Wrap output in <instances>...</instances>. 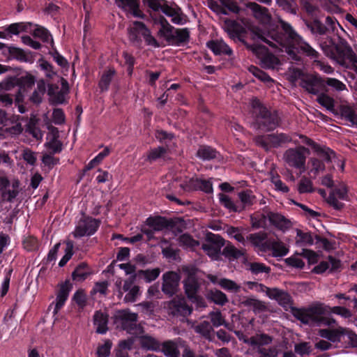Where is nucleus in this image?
<instances>
[{"mask_svg": "<svg viewBox=\"0 0 357 357\" xmlns=\"http://www.w3.org/2000/svg\"><path fill=\"white\" fill-rule=\"evenodd\" d=\"M197 155L203 160H212L217 158L218 152L211 146H202L199 148Z\"/></svg>", "mask_w": 357, "mask_h": 357, "instance_id": "43", "label": "nucleus"}, {"mask_svg": "<svg viewBox=\"0 0 357 357\" xmlns=\"http://www.w3.org/2000/svg\"><path fill=\"white\" fill-rule=\"evenodd\" d=\"M300 85L308 93L313 95H319L322 92H328L326 89L324 78L317 75H307L301 77Z\"/></svg>", "mask_w": 357, "mask_h": 357, "instance_id": "9", "label": "nucleus"}, {"mask_svg": "<svg viewBox=\"0 0 357 357\" xmlns=\"http://www.w3.org/2000/svg\"><path fill=\"white\" fill-rule=\"evenodd\" d=\"M207 297L209 300L220 305H224L228 302L226 294L220 290L210 291L207 294Z\"/></svg>", "mask_w": 357, "mask_h": 357, "instance_id": "42", "label": "nucleus"}, {"mask_svg": "<svg viewBox=\"0 0 357 357\" xmlns=\"http://www.w3.org/2000/svg\"><path fill=\"white\" fill-rule=\"evenodd\" d=\"M142 347L149 350L158 351L160 349V342L151 336H144L141 339Z\"/></svg>", "mask_w": 357, "mask_h": 357, "instance_id": "48", "label": "nucleus"}, {"mask_svg": "<svg viewBox=\"0 0 357 357\" xmlns=\"http://www.w3.org/2000/svg\"><path fill=\"white\" fill-rule=\"evenodd\" d=\"M315 152L326 162H331L333 158L335 157V153L331 149L326 146H315Z\"/></svg>", "mask_w": 357, "mask_h": 357, "instance_id": "49", "label": "nucleus"}, {"mask_svg": "<svg viewBox=\"0 0 357 357\" xmlns=\"http://www.w3.org/2000/svg\"><path fill=\"white\" fill-rule=\"evenodd\" d=\"M292 313L294 317L303 324L328 326L336 323L333 318L329 317L332 313L344 318L351 316V312L344 307H331L321 303H317L306 308H294Z\"/></svg>", "mask_w": 357, "mask_h": 357, "instance_id": "2", "label": "nucleus"}, {"mask_svg": "<svg viewBox=\"0 0 357 357\" xmlns=\"http://www.w3.org/2000/svg\"><path fill=\"white\" fill-rule=\"evenodd\" d=\"M33 36L35 37L40 38L43 42L49 43L53 45V39L49 31L42 26L36 28L33 31Z\"/></svg>", "mask_w": 357, "mask_h": 357, "instance_id": "52", "label": "nucleus"}, {"mask_svg": "<svg viewBox=\"0 0 357 357\" xmlns=\"http://www.w3.org/2000/svg\"><path fill=\"white\" fill-rule=\"evenodd\" d=\"M162 351L168 357H179V351L173 341H166L162 345Z\"/></svg>", "mask_w": 357, "mask_h": 357, "instance_id": "47", "label": "nucleus"}, {"mask_svg": "<svg viewBox=\"0 0 357 357\" xmlns=\"http://www.w3.org/2000/svg\"><path fill=\"white\" fill-rule=\"evenodd\" d=\"M72 288L73 285L69 280H66L65 282L60 284L59 289L56 294V303L53 311L54 314H57L65 304Z\"/></svg>", "mask_w": 357, "mask_h": 357, "instance_id": "24", "label": "nucleus"}, {"mask_svg": "<svg viewBox=\"0 0 357 357\" xmlns=\"http://www.w3.org/2000/svg\"><path fill=\"white\" fill-rule=\"evenodd\" d=\"M291 137L285 133H275L264 136H258L255 138V142L257 145L261 146L265 150L274 147L281 146L282 144L290 142Z\"/></svg>", "mask_w": 357, "mask_h": 357, "instance_id": "10", "label": "nucleus"}, {"mask_svg": "<svg viewBox=\"0 0 357 357\" xmlns=\"http://www.w3.org/2000/svg\"><path fill=\"white\" fill-rule=\"evenodd\" d=\"M161 26L158 34L164 37L169 44L179 46L188 42L190 32L187 28L174 29L164 18L161 20Z\"/></svg>", "mask_w": 357, "mask_h": 357, "instance_id": "6", "label": "nucleus"}, {"mask_svg": "<svg viewBox=\"0 0 357 357\" xmlns=\"http://www.w3.org/2000/svg\"><path fill=\"white\" fill-rule=\"evenodd\" d=\"M9 119L10 121L9 122L8 126H5L6 128L2 130V131L8 136L20 135L23 130L21 123L14 119Z\"/></svg>", "mask_w": 357, "mask_h": 357, "instance_id": "44", "label": "nucleus"}, {"mask_svg": "<svg viewBox=\"0 0 357 357\" xmlns=\"http://www.w3.org/2000/svg\"><path fill=\"white\" fill-rule=\"evenodd\" d=\"M179 242L181 245L191 248H195L199 244L197 241L193 239L190 235L186 234L180 236Z\"/></svg>", "mask_w": 357, "mask_h": 357, "instance_id": "63", "label": "nucleus"}, {"mask_svg": "<svg viewBox=\"0 0 357 357\" xmlns=\"http://www.w3.org/2000/svg\"><path fill=\"white\" fill-rule=\"evenodd\" d=\"M271 211L264 210L250 216L252 226L255 228L266 227L269 222Z\"/></svg>", "mask_w": 357, "mask_h": 357, "instance_id": "32", "label": "nucleus"}, {"mask_svg": "<svg viewBox=\"0 0 357 357\" xmlns=\"http://www.w3.org/2000/svg\"><path fill=\"white\" fill-rule=\"evenodd\" d=\"M48 130L49 132L46 137L47 142L44 144L47 150V153L52 154L61 153L63 150V144L59 139V133L58 128L50 126L48 127Z\"/></svg>", "mask_w": 357, "mask_h": 357, "instance_id": "21", "label": "nucleus"}, {"mask_svg": "<svg viewBox=\"0 0 357 357\" xmlns=\"http://www.w3.org/2000/svg\"><path fill=\"white\" fill-rule=\"evenodd\" d=\"M270 298L277 301L284 308L289 307L291 305V296L287 291L278 288H273Z\"/></svg>", "mask_w": 357, "mask_h": 357, "instance_id": "31", "label": "nucleus"}, {"mask_svg": "<svg viewBox=\"0 0 357 357\" xmlns=\"http://www.w3.org/2000/svg\"><path fill=\"white\" fill-rule=\"evenodd\" d=\"M310 153L308 149L303 146L287 149L282 156L285 164L290 167L299 169L301 173L305 171L307 155Z\"/></svg>", "mask_w": 357, "mask_h": 357, "instance_id": "7", "label": "nucleus"}, {"mask_svg": "<svg viewBox=\"0 0 357 357\" xmlns=\"http://www.w3.org/2000/svg\"><path fill=\"white\" fill-rule=\"evenodd\" d=\"M162 291L164 294L172 296L178 289L180 276L175 272H167L162 276Z\"/></svg>", "mask_w": 357, "mask_h": 357, "instance_id": "22", "label": "nucleus"}, {"mask_svg": "<svg viewBox=\"0 0 357 357\" xmlns=\"http://www.w3.org/2000/svg\"><path fill=\"white\" fill-rule=\"evenodd\" d=\"M304 22L311 33L316 36L328 35L335 33L337 26H340L336 19L330 16L326 18L325 24H323L317 18L312 20H305Z\"/></svg>", "mask_w": 357, "mask_h": 357, "instance_id": "8", "label": "nucleus"}, {"mask_svg": "<svg viewBox=\"0 0 357 357\" xmlns=\"http://www.w3.org/2000/svg\"><path fill=\"white\" fill-rule=\"evenodd\" d=\"M326 92L321 93L317 98V101L327 110L334 112L335 111V100L333 98L330 97L326 93Z\"/></svg>", "mask_w": 357, "mask_h": 357, "instance_id": "41", "label": "nucleus"}, {"mask_svg": "<svg viewBox=\"0 0 357 357\" xmlns=\"http://www.w3.org/2000/svg\"><path fill=\"white\" fill-rule=\"evenodd\" d=\"M240 340H242L245 344H248L251 346V349H254V347L257 344L259 341H264V342H266L267 340H268V337L265 336L264 333H257L250 338L248 337H239Z\"/></svg>", "mask_w": 357, "mask_h": 357, "instance_id": "54", "label": "nucleus"}, {"mask_svg": "<svg viewBox=\"0 0 357 357\" xmlns=\"http://www.w3.org/2000/svg\"><path fill=\"white\" fill-rule=\"evenodd\" d=\"M247 8L253 13L254 16L262 23H268L271 20V15L268 8L261 6L255 2L247 3Z\"/></svg>", "mask_w": 357, "mask_h": 357, "instance_id": "27", "label": "nucleus"}, {"mask_svg": "<svg viewBox=\"0 0 357 357\" xmlns=\"http://www.w3.org/2000/svg\"><path fill=\"white\" fill-rule=\"evenodd\" d=\"M267 236L264 232H258L250 234L247 239L249 240L254 245L259 246L266 238Z\"/></svg>", "mask_w": 357, "mask_h": 357, "instance_id": "64", "label": "nucleus"}, {"mask_svg": "<svg viewBox=\"0 0 357 357\" xmlns=\"http://www.w3.org/2000/svg\"><path fill=\"white\" fill-rule=\"evenodd\" d=\"M321 47L328 56L337 60L342 66L348 67V64H351L353 67L357 63V56L346 43L335 44L330 39L328 44L326 42L321 43Z\"/></svg>", "mask_w": 357, "mask_h": 357, "instance_id": "3", "label": "nucleus"}, {"mask_svg": "<svg viewBox=\"0 0 357 357\" xmlns=\"http://www.w3.org/2000/svg\"><path fill=\"white\" fill-rule=\"evenodd\" d=\"M199 179L197 178H191L181 183L180 186L185 191L198 190Z\"/></svg>", "mask_w": 357, "mask_h": 357, "instance_id": "61", "label": "nucleus"}, {"mask_svg": "<svg viewBox=\"0 0 357 357\" xmlns=\"http://www.w3.org/2000/svg\"><path fill=\"white\" fill-rule=\"evenodd\" d=\"M248 71L255 77L267 84H271L273 82V79L268 74L256 66H250L248 68Z\"/></svg>", "mask_w": 357, "mask_h": 357, "instance_id": "45", "label": "nucleus"}, {"mask_svg": "<svg viewBox=\"0 0 357 357\" xmlns=\"http://www.w3.org/2000/svg\"><path fill=\"white\" fill-rule=\"evenodd\" d=\"M167 312L174 317H188L192 312V308L188 305L184 297H175L166 304Z\"/></svg>", "mask_w": 357, "mask_h": 357, "instance_id": "15", "label": "nucleus"}, {"mask_svg": "<svg viewBox=\"0 0 357 357\" xmlns=\"http://www.w3.org/2000/svg\"><path fill=\"white\" fill-rule=\"evenodd\" d=\"M265 336L268 337V340H267L266 342L261 340L259 341L254 349H251L252 353L256 354L257 357H277L278 353L275 347H266V345H268L272 342V337L266 334H265Z\"/></svg>", "mask_w": 357, "mask_h": 357, "instance_id": "23", "label": "nucleus"}, {"mask_svg": "<svg viewBox=\"0 0 357 357\" xmlns=\"http://www.w3.org/2000/svg\"><path fill=\"white\" fill-rule=\"evenodd\" d=\"M219 198L221 204L224 205L226 208L233 211H241V209L239 208L238 206L234 204L229 196L220 193L219 195Z\"/></svg>", "mask_w": 357, "mask_h": 357, "instance_id": "57", "label": "nucleus"}, {"mask_svg": "<svg viewBox=\"0 0 357 357\" xmlns=\"http://www.w3.org/2000/svg\"><path fill=\"white\" fill-rule=\"evenodd\" d=\"M241 204L238 205L241 211L248 207H250L256 202V197L251 190L241 191L238 194Z\"/></svg>", "mask_w": 357, "mask_h": 357, "instance_id": "35", "label": "nucleus"}, {"mask_svg": "<svg viewBox=\"0 0 357 357\" xmlns=\"http://www.w3.org/2000/svg\"><path fill=\"white\" fill-rule=\"evenodd\" d=\"M250 271L255 275H257L261 273H269L270 272V268L265 266L262 263H257V262H252L250 264Z\"/></svg>", "mask_w": 357, "mask_h": 357, "instance_id": "62", "label": "nucleus"}, {"mask_svg": "<svg viewBox=\"0 0 357 357\" xmlns=\"http://www.w3.org/2000/svg\"><path fill=\"white\" fill-rule=\"evenodd\" d=\"M207 47L216 55L225 54L231 56L233 54L232 50L222 40L209 41L207 43Z\"/></svg>", "mask_w": 357, "mask_h": 357, "instance_id": "29", "label": "nucleus"}, {"mask_svg": "<svg viewBox=\"0 0 357 357\" xmlns=\"http://www.w3.org/2000/svg\"><path fill=\"white\" fill-rule=\"evenodd\" d=\"M251 105L252 114L255 116L254 126L257 129L269 131L278 126L279 117L277 112L268 110L257 99H253Z\"/></svg>", "mask_w": 357, "mask_h": 357, "instance_id": "4", "label": "nucleus"}, {"mask_svg": "<svg viewBox=\"0 0 357 357\" xmlns=\"http://www.w3.org/2000/svg\"><path fill=\"white\" fill-rule=\"evenodd\" d=\"M222 254L229 259H238L243 255V252L237 249L231 244H228L223 249Z\"/></svg>", "mask_w": 357, "mask_h": 357, "instance_id": "50", "label": "nucleus"}, {"mask_svg": "<svg viewBox=\"0 0 357 357\" xmlns=\"http://www.w3.org/2000/svg\"><path fill=\"white\" fill-rule=\"evenodd\" d=\"M340 200L349 201L348 190L345 184L340 183L335 186L329 193L327 198L328 204L337 211L344 207V204Z\"/></svg>", "mask_w": 357, "mask_h": 357, "instance_id": "12", "label": "nucleus"}, {"mask_svg": "<svg viewBox=\"0 0 357 357\" xmlns=\"http://www.w3.org/2000/svg\"><path fill=\"white\" fill-rule=\"evenodd\" d=\"M248 49L258 57L263 68L272 69L280 64L279 59L273 54L268 52L267 49L263 45H248Z\"/></svg>", "mask_w": 357, "mask_h": 357, "instance_id": "11", "label": "nucleus"}, {"mask_svg": "<svg viewBox=\"0 0 357 357\" xmlns=\"http://www.w3.org/2000/svg\"><path fill=\"white\" fill-rule=\"evenodd\" d=\"M219 284L223 289L234 292H238L241 289L235 282L225 278L221 279Z\"/></svg>", "mask_w": 357, "mask_h": 357, "instance_id": "60", "label": "nucleus"}, {"mask_svg": "<svg viewBox=\"0 0 357 357\" xmlns=\"http://www.w3.org/2000/svg\"><path fill=\"white\" fill-rule=\"evenodd\" d=\"M114 320L118 327L131 333L136 327L137 314L128 309L121 310L116 312Z\"/></svg>", "mask_w": 357, "mask_h": 357, "instance_id": "16", "label": "nucleus"}, {"mask_svg": "<svg viewBox=\"0 0 357 357\" xmlns=\"http://www.w3.org/2000/svg\"><path fill=\"white\" fill-rule=\"evenodd\" d=\"M298 190L300 193L313 192L312 182L309 178L303 177L299 182Z\"/></svg>", "mask_w": 357, "mask_h": 357, "instance_id": "58", "label": "nucleus"}, {"mask_svg": "<svg viewBox=\"0 0 357 357\" xmlns=\"http://www.w3.org/2000/svg\"><path fill=\"white\" fill-rule=\"evenodd\" d=\"M296 243L301 246L312 245L314 243V239L310 233L296 229Z\"/></svg>", "mask_w": 357, "mask_h": 357, "instance_id": "39", "label": "nucleus"}, {"mask_svg": "<svg viewBox=\"0 0 357 357\" xmlns=\"http://www.w3.org/2000/svg\"><path fill=\"white\" fill-rule=\"evenodd\" d=\"M195 331L205 338L211 339V333L213 330L212 326L208 321H204L195 326Z\"/></svg>", "mask_w": 357, "mask_h": 357, "instance_id": "46", "label": "nucleus"}, {"mask_svg": "<svg viewBox=\"0 0 357 357\" xmlns=\"http://www.w3.org/2000/svg\"><path fill=\"white\" fill-rule=\"evenodd\" d=\"M224 244V239L220 235L208 232L206 236V242L202 245V248L209 257L216 259Z\"/></svg>", "mask_w": 357, "mask_h": 357, "instance_id": "14", "label": "nucleus"}, {"mask_svg": "<svg viewBox=\"0 0 357 357\" xmlns=\"http://www.w3.org/2000/svg\"><path fill=\"white\" fill-rule=\"evenodd\" d=\"M20 190V182L18 179H13L10 181L6 178V180H3L0 187L2 199L8 202H13Z\"/></svg>", "mask_w": 357, "mask_h": 357, "instance_id": "18", "label": "nucleus"}, {"mask_svg": "<svg viewBox=\"0 0 357 357\" xmlns=\"http://www.w3.org/2000/svg\"><path fill=\"white\" fill-rule=\"evenodd\" d=\"M223 29L227 33L229 38L234 42L239 41L244 44L247 48L248 45H250L246 43L243 38V34L245 33V29L236 20L225 19Z\"/></svg>", "mask_w": 357, "mask_h": 357, "instance_id": "17", "label": "nucleus"}, {"mask_svg": "<svg viewBox=\"0 0 357 357\" xmlns=\"http://www.w3.org/2000/svg\"><path fill=\"white\" fill-rule=\"evenodd\" d=\"M100 226V222L92 218H85L79 221L74 231L75 237L93 235Z\"/></svg>", "mask_w": 357, "mask_h": 357, "instance_id": "19", "label": "nucleus"}, {"mask_svg": "<svg viewBox=\"0 0 357 357\" xmlns=\"http://www.w3.org/2000/svg\"><path fill=\"white\" fill-rule=\"evenodd\" d=\"M146 224L154 231H161L169 225L168 220L162 217H150L146 219Z\"/></svg>", "mask_w": 357, "mask_h": 357, "instance_id": "38", "label": "nucleus"}, {"mask_svg": "<svg viewBox=\"0 0 357 357\" xmlns=\"http://www.w3.org/2000/svg\"><path fill=\"white\" fill-rule=\"evenodd\" d=\"M324 82H326V89L329 86L337 91H342L347 89L343 82L335 78L326 77L324 79Z\"/></svg>", "mask_w": 357, "mask_h": 357, "instance_id": "55", "label": "nucleus"}, {"mask_svg": "<svg viewBox=\"0 0 357 357\" xmlns=\"http://www.w3.org/2000/svg\"><path fill=\"white\" fill-rule=\"evenodd\" d=\"M61 89L56 84H50L48 86L47 93L50 100L53 105L63 104L65 102V96L69 91L68 82L63 79H61Z\"/></svg>", "mask_w": 357, "mask_h": 357, "instance_id": "20", "label": "nucleus"}, {"mask_svg": "<svg viewBox=\"0 0 357 357\" xmlns=\"http://www.w3.org/2000/svg\"><path fill=\"white\" fill-rule=\"evenodd\" d=\"M279 22L280 27L268 31L257 26L251 27L252 38L259 39L271 47L286 52L288 59L296 62L301 61L299 52L312 58L318 56V52L306 43L289 23L282 20H280Z\"/></svg>", "mask_w": 357, "mask_h": 357, "instance_id": "1", "label": "nucleus"}, {"mask_svg": "<svg viewBox=\"0 0 357 357\" xmlns=\"http://www.w3.org/2000/svg\"><path fill=\"white\" fill-rule=\"evenodd\" d=\"M114 73L115 71L110 69L102 75L99 82V86L101 91H107L108 89Z\"/></svg>", "mask_w": 357, "mask_h": 357, "instance_id": "53", "label": "nucleus"}, {"mask_svg": "<svg viewBox=\"0 0 357 357\" xmlns=\"http://www.w3.org/2000/svg\"><path fill=\"white\" fill-rule=\"evenodd\" d=\"M128 38L132 44L136 47L142 45V37L147 45L159 47L160 45L156 39L151 35L150 30L141 22H133L128 29Z\"/></svg>", "mask_w": 357, "mask_h": 357, "instance_id": "5", "label": "nucleus"}, {"mask_svg": "<svg viewBox=\"0 0 357 357\" xmlns=\"http://www.w3.org/2000/svg\"><path fill=\"white\" fill-rule=\"evenodd\" d=\"M340 114L344 119L350 123L351 126H357V115L350 106L342 105L340 107Z\"/></svg>", "mask_w": 357, "mask_h": 357, "instance_id": "40", "label": "nucleus"}, {"mask_svg": "<svg viewBox=\"0 0 357 357\" xmlns=\"http://www.w3.org/2000/svg\"><path fill=\"white\" fill-rule=\"evenodd\" d=\"M160 270L158 268L153 269L138 271L135 275L137 278L143 279L146 282H151L155 280L160 275Z\"/></svg>", "mask_w": 357, "mask_h": 357, "instance_id": "37", "label": "nucleus"}, {"mask_svg": "<svg viewBox=\"0 0 357 357\" xmlns=\"http://www.w3.org/2000/svg\"><path fill=\"white\" fill-rule=\"evenodd\" d=\"M345 333V328L339 327L336 329H320L319 331V335L331 342H335L340 341V336L344 335Z\"/></svg>", "mask_w": 357, "mask_h": 357, "instance_id": "34", "label": "nucleus"}, {"mask_svg": "<svg viewBox=\"0 0 357 357\" xmlns=\"http://www.w3.org/2000/svg\"><path fill=\"white\" fill-rule=\"evenodd\" d=\"M309 162L312 165L310 173H312L314 176H317L320 172L325 170L324 163L316 158H312L310 159Z\"/></svg>", "mask_w": 357, "mask_h": 357, "instance_id": "56", "label": "nucleus"}, {"mask_svg": "<svg viewBox=\"0 0 357 357\" xmlns=\"http://www.w3.org/2000/svg\"><path fill=\"white\" fill-rule=\"evenodd\" d=\"M269 222L280 230H286L291 227V221L280 213L269 214Z\"/></svg>", "mask_w": 357, "mask_h": 357, "instance_id": "33", "label": "nucleus"}, {"mask_svg": "<svg viewBox=\"0 0 357 357\" xmlns=\"http://www.w3.org/2000/svg\"><path fill=\"white\" fill-rule=\"evenodd\" d=\"M241 304L245 307L252 309L255 314L264 312L266 310L265 303L254 296L242 298L241 299Z\"/></svg>", "mask_w": 357, "mask_h": 357, "instance_id": "28", "label": "nucleus"}, {"mask_svg": "<svg viewBox=\"0 0 357 357\" xmlns=\"http://www.w3.org/2000/svg\"><path fill=\"white\" fill-rule=\"evenodd\" d=\"M278 5L288 13L296 14V4L294 0H277Z\"/></svg>", "mask_w": 357, "mask_h": 357, "instance_id": "59", "label": "nucleus"}, {"mask_svg": "<svg viewBox=\"0 0 357 357\" xmlns=\"http://www.w3.org/2000/svg\"><path fill=\"white\" fill-rule=\"evenodd\" d=\"M17 84L20 89L17 94L15 96V101L19 103L22 101L24 93L27 89H31L35 84V78L31 75H26L17 79Z\"/></svg>", "mask_w": 357, "mask_h": 357, "instance_id": "25", "label": "nucleus"}, {"mask_svg": "<svg viewBox=\"0 0 357 357\" xmlns=\"http://www.w3.org/2000/svg\"><path fill=\"white\" fill-rule=\"evenodd\" d=\"M108 314L101 311H96L93 315V324L96 331L100 334H105L108 331Z\"/></svg>", "mask_w": 357, "mask_h": 357, "instance_id": "30", "label": "nucleus"}, {"mask_svg": "<svg viewBox=\"0 0 357 357\" xmlns=\"http://www.w3.org/2000/svg\"><path fill=\"white\" fill-rule=\"evenodd\" d=\"M118 7L137 17H143L138 0H115Z\"/></svg>", "mask_w": 357, "mask_h": 357, "instance_id": "26", "label": "nucleus"}, {"mask_svg": "<svg viewBox=\"0 0 357 357\" xmlns=\"http://www.w3.org/2000/svg\"><path fill=\"white\" fill-rule=\"evenodd\" d=\"M91 273V269L87 264L80 263L72 273L73 280L82 282Z\"/></svg>", "mask_w": 357, "mask_h": 357, "instance_id": "36", "label": "nucleus"}, {"mask_svg": "<svg viewBox=\"0 0 357 357\" xmlns=\"http://www.w3.org/2000/svg\"><path fill=\"white\" fill-rule=\"evenodd\" d=\"M183 273L186 274V278L183 280V288L188 298L198 293L199 284L196 278L197 269L194 266H184L182 268Z\"/></svg>", "mask_w": 357, "mask_h": 357, "instance_id": "13", "label": "nucleus"}, {"mask_svg": "<svg viewBox=\"0 0 357 357\" xmlns=\"http://www.w3.org/2000/svg\"><path fill=\"white\" fill-rule=\"evenodd\" d=\"M54 154L44 153L42 157V162L48 169H52L55 165L59 163V158L54 156Z\"/></svg>", "mask_w": 357, "mask_h": 357, "instance_id": "51", "label": "nucleus"}]
</instances>
